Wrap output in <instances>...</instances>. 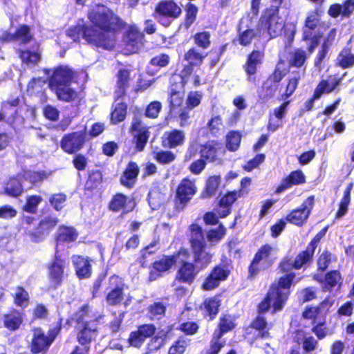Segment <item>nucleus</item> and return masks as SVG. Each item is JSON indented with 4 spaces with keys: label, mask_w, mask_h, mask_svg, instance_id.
<instances>
[{
    "label": "nucleus",
    "mask_w": 354,
    "mask_h": 354,
    "mask_svg": "<svg viewBox=\"0 0 354 354\" xmlns=\"http://www.w3.org/2000/svg\"><path fill=\"white\" fill-rule=\"evenodd\" d=\"M90 25L76 24L68 30L74 41L84 39L88 44L106 50L114 49L118 35L125 28L126 22L113 10L97 6L87 14Z\"/></svg>",
    "instance_id": "1"
},
{
    "label": "nucleus",
    "mask_w": 354,
    "mask_h": 354,
    "mask_svg": "<svg viewBox=\"0 0 354 354\" xmlns=\"http://www.w3.org/2000/svg\"><path fill=\"white\" fill-rule=\"evenodd\" d=\"M189 244L193 254V261H182L177 269L175 279L183 283L191 285L201 270L212 262V255L205 251L207 243L202 227L197 224L189 227Z\"/></svg>",
    "instance_id": "2"
},
{
    "label": "nucleus",
    "mask_w": 354,
    "mask_h": 354,
    "mask_svg": "<svg viewBox=\"0 0 354 354\" xmlns=\"http://www.w3.org/2000/svg\"><path fill=\"white\" fill-rule=\"evenodd\" d=\"M75 75V73L68 66L59 65L53 69L48 77V85L58 100L66 102L76 100L77 93L70 87Z\"/></svg>",
    "instance_id": "3"
},
{
    "label": "nucleus",
    "mask_w": 354,
    "mask_h": 354,
    "mask_svg": "<svg viewBox=\"0 0 354 354\" xmlns=\"http://www.w3.org/2000/svg\"><path fill=\"white\" fill-rule=\"evenodd\" d=\"M75 322L76 325V339L82 346H90L99 335V317H91L88 311H77L66 323Z\"/></svg>",
    "instance_id": "4"
},
{
    "label": "nucleus",
    "mask_w": 354,
    "mask_h": 354,
    "mask_svg": "<svg viewBox=\"0 0 354 354\" xmlns=\"http://www.w3.org/2000/svg\"><path fill=\"white\" fill-rule=\"evenodd\" d=\"M322 11L315 8L308 12L302 27L301 41L307 43V50L312 54L323 37L319 30Z\"/></svg>",
    "instance_id": "5"
},
{
    "label": "nucleus",
    "mask_w": 354,
    "mask_h": 354,
    "mask_svg": "<svg viewBox=\"0 0 354 354\" xmlns=\"http://www.w3.org/2000/svg\"><path fill=\"white\" fill-rule=\"evenodd\" d=\"M62 318L59 317L56 325L48 330L47 335L41 328L32 329V337L29 344L32 354H46L48 352L62 330Z\"/></svg>",
    "instance_id": "6"
},
{
    "label": "nucleus",
    "mask_w": 354,
    "mask_h": 354,
    "mask_svg": "<svg viewBox=\"0 0 354 354\" xmlns=\"http://www.w3.org/2000/svg\"><path fill=\"white\" fill-rule=\"evenodd\" d=\"M274 248L269 243L261 245L255 252L248 268V279H254L261 271L266 270L274 264L276 258L272 254Z\"/></svg>",
    "instance_id": "7"
},
{
    "label": "nucleus",
    "mask_w": 354,
    "mask_h": 354,
    "mask_svg": "<svg viewBox=\"0 0 354 354\" xmlns=\"http://www.w3.org/2000/svg\"><path fill=\"white\" fill-rule=\"evenodd\" d=\"M233 268L231 259L224 257L219 263L214 266L207 274L201 283V288L205 291H211L217 288L222 282L230 277Z\"/></svg>",
    "instance_id": "8"
},
{
    "label": "nucleus",
    "mask_w": 354,
    "mask_h": 354,
    "mask_svg": "<svg viewBox=\"0 0 354 354\" xmlns=\"http://www.w3.org/2000/svg\"><path fill=\"white\" fill-rule=\"evenodd\" d=\"M181 7L174 0H161L155 6L153 17L165 28L171 24L182 15Z\"/></svg>",
    "instance_id": "9"
},
{
    "label": "nucleus",
    "mask_w": 354,
    "mask_h": 354,
    "mask_svg": "<svg viewBox=\"0 0 354 354\" xmlns=\"http://www.w3.org/2000/svg\"><path fill=\"white\" fill-rule=\"evenodd\" d=\"M238 316L228 313L223 314L218 324V333L215 336V339H212L209 344V348L205 354H218L225 346V342H221L219 339L224 334L232 330L236 327V319Z\"/></svg>",
    "instance_id": "10"
},
{
    "label": "nucleus",
    "mask_w": 354,
    "mask_h": 354,
    "mask_svg": "<svg viewBox=\"0 0 354 354\" xmlns=\"http://www.w3.org/2000/svg\"><path fill=\"white\" fill-rule=\"evenodd\" d=\"M197 192V187L194 180L188 177L183 178L178 185L175 198L174 208L176 210H183Z\"/></svg>",
    "instance_id": "11"
},
{
    "label": "nucleus",
    "mask_w": 354,
    "mask_h": 354,
    "mask_svg": "<svg viewBox=\"0 0 354 354\" xmlns=\"http://www.w3.org/2000/svg\"><path fill=\"white\" fill-rule=\"evenodd\" d=\"M46 267L50 286L52 288L57 289L62 284L64 279L66 261L56 251L54 257Z\"/></svg>",
    "instance_id": "12"
},
{
    "label": "nucleus",
    "mask_w": 354,
    "mask_h": 354,
    "mask_svg": "<svg viewBox=\"0 0 354 354\" xmlns=\"http://www.w3.org/2000/svg\"><path fill=\"white\" fill-rule=\"evenodd\" d=\"M149 127L145 125L139 115H135L133 117L129 132L133 135V142L136 151H142L146 147V145L150 137Z\"/></svg>",
    "instance_id": "13"
},
{
    "label": "nucleus",
    "mask_w": 354,
    "mask_h": 354,
    "mask_svg": "<svg viewBox=\"0 0 354 354\" xmlns=\"http://www.w3.org/2000/svg\"><path fill=\"white\" fill-rule=\"evenodd\" d=\"M86 139V130L73 131L62 136L59 147L67 154H75L83 149Z\"/></svg>",
    "instance_id": "14"
},
{
    "label": "nucleus",
    "mask_w": 354,
    "mask_h": 354,
    "mask_svg": "<svg viewBox=\"0 0 354 354\" xmlns=\"http://www.w3.org/2000/svg\"><path fill=\"white\" fill-rule=\"evenodd\" d=\"M125 286L124 279L119 275L114 274L109 277L105 295V300L109 306L122 303Z\"/></svg>",
    "instance_id": "15"
},
{
    "label": "nucleus",
    "mask_w": 354,
    "mask_h": 354,
    "mask_svg": "<svg viewBox=\"0 0 354 354\" xmlns=\"http://www.w3.org/2000/svg\"><path fill=\"white\" fill-rule=\"evenodd\" d=\"M315 205V196H309L301 205L291 210L285 218V220L297 226H302L307 221Z\"/></svg>",
    "instance_id": "16"
},
{
    "label": "nucleus",
    "mask_w": 354,
    "mask_h": 354,
    "mask_svg": "<svg viewBox=\"0 0 354 354\" xmlns=\"http://www.w3.org/2000/svg\"><path fill=\"white\" fill-rule=\"evenodd\" d=\"M59 223V218L51 214L43 217L35 228L29 232L28 236L31 241L39 243L45 239Z\"/></svg>",
    "instance_id": "17"
},
{
    "label": "nucleus",
    "mask_w": 354,
    "mask_h": 354,
    "mask_svg": "<svg viewBox=\"0 0 354 354\" xmlns=\"http://www.w3.org/2000/svg\"><path fill=\"white\" fill-rule=\"evenodd\" d=\"M288 299V292L279 291L270 286L269 290L258 305V310H281Z\"/></svg>",
    "instance_id": "18"
},
{
    "label": "nucleus",
    "mask_w": 354,
    "mask_h": 354,
    "mask_svg": "<svg viewBox=\"0 0 354 354\" xmlns=\"http://www.w3.org/2000/svg\"><path fill=\"white\" fill-rule=\"evenodd\" d=\"M136 202L134 198H129L122 192H116L113 195L108 203V209L114 213L121 212L127 214L134 210Z\"/></svg>",
    "instance_id": "19"
},
{
    "label": "nucleus",
    "mask_w": 354,
    "mask_h": 354,
    "mask_svg": "<svg viewBox=\"0 0 354 354\" xmlns=\"http://www.w3.org/2000/svg\"><path fill=\"white\" fill-rule=\"evenodd\" d=\"M176 263V255L163 254L161 258L154 261L150 267L149 279L155 281L162 277L164 274L171 270Z\"/></svg>",
    "instance_id": "20"
},
{
    "label": "nucleus",
    "mask_w": 354,
    "mask_h": 354,
    "mask_svg": "<svg viewBox=\"0 0 354 354\" xmlns=\"http://www.w3.org/2000/svg\"><path fill=\"white\" fill-rule=\"evenodd\" d=\"M156 331L153 324H143L137 327V330L131 331L127 339L130 346L140 348L148 338L152 337Z\"/></svg>",
    "instance_id": "21"
},
{
    "label": "nucleus",
    "mask_w": 354,
    "mask_h": 354,
    "mask_svg": "<svg viewBox=\"0 0 354 354\" xmlns=\"http://www.w3.org/2000/svg\"><path fill=\"white\" fill-rule=\"evenodd\" d=\"M123 41L132 53H138L145 45V35L135 25H130L124 33Z\"/></svg>",
    "instance_id": "22"
},
{
    "label": "nucleus",
    "mask_w": 354,
    "mask_h": 354,
    "mask_svg": "<svg viewBox=\"0 0 354 354\" xmlns=\"http://www.w3.org/2000/svg\"><path fill=\"white\" fill-rule=\"evenodd\" d=\"M161 146L164 149H172L182 147L186 140L185 132L178 129H171L164 132L161 136Z\"/></svg>",
    "instance_id": "23"
},
{
    "label": "nucleus",
    "mask_w": 354,
    "mask_h": 354,
    "mask_svg": "<svg viewBox=\"0 0 354 354\" xmlns=\"http://www.w3.org/2000/svg\"><path fill=\"white\" fill-rule=\"evenodd\" d=\"M74 270L79 279H88L92 275V262L88 257L74 254L71 257Z\"/></svg>",
    "instance_id": "24"
},
{
    "label": "nucleus",
    "mask_w": 354,
    "mask_h": 354,
    "mask_svg": "<svg viewBox=\"0 0 354 354\" xmlns=\"http://www.w3.org/2000/svg\"><path fill=\"white\" fill-rule=\"evenodd\" d=\"M139 174V165L136 162L131 160L128 162L120 176V184L125 188L131 189L136 185Z\"/></svg>",
    "instance_id": "25"
},
{
    "label": "nucleus",
    "mask_w": 354,
    "mask_h": 354,
    "mask_svg": "<svg viewBox=\"0 0 354 354\" xmlns=\"http://www.w3.org/2000/svg\"><path fill=\"white\" fill-rule=\"evenodd\" d=\"M306 181V176L301 169L292 171L281 180L274 192L278 194H281L292 186L303 185Z\"/></svg>",
    "instance_id": "26"
},
{
    "label": "nucleus",
    "mask_w": 354,
    "mask_h": 354,
    "mask_svg": "<svg viewBox=\"0 0 354 354\" xmlns=\"http://www.w3.org/2000/svg\"><path fill=\"white\" fill-rule=\"evenodd\" d=\"M263 57V53L259 50H253L248 55L246 62L243 67L248 75V82L256 83V79L252 76L257 73L258 65L262 63Z\"/></svg>",
    "instance_id": "27"
},
{
    "label": "nucleus",
    "mask_w": 354,
    "mask_h": 354,
    "mask_svg": "<svg viewBox=\"0 0 354 354\" xmlns=\"http://www.w3.org/2000/svg\"><path fill=\"white\" fill-rule=\"evenodd\" d=\"M241 196L236 190L227 192L218 201L219 209L216 211L220 218L227 217L232 212L233 204Z\"/></svg>",
    "instance_id": "28"
},
{
    "label": "nucleus",
    "mask_w": 354,
    "mask_h": 354,
    "mask_svg": "<svg viewBox=\"0 0 354 354\" xmlns=\"http://www.w3.org/2000/svg\"><path fill=\"white\" fill-rule=\"evenodd\" d=\"M78 235L79 233L74 227L60 225L56 232L55 240L57 245L68 244L75 242Z\"/></svg>",
    "instance_id": "29"
},
{
    "label": "nucleus",
    "mask_w": 354,
    "mask_h": 354,
    "mask_svg": "<svg viewBox=\"0 0 354 354\" xmlns=\"http://www.w3.org/2000/svg\"><path fill=\"white\" fill-rule=\"evenodd\" d=\"M295 334L294 342L302 345L304 353H310L317 348L318 342L313 336H306V332L302 329L296 330Z\"/></svg>",
    "instance_id": "30"
},
{
    "label": "nucleus",
    "mask_w": 354,
    "mask_h": 354,
    "mask_svg": "<svg viewBox=\"0 0 354 354\" xmlns=\"http://www.w3.org/2000/svg\"><path fill=\"white\" fill-rule=\"evenodd\" d=\"M6 37L7 41H17L22 44L30 43L34 38L30 27L27 24L19 25L13 33H8Z\"/></svg>",
    "instance_id": "31"
},
{
    "label": "nucleus",
    "mask_w": 354,
    "mask_h": 354,
    "mask_svg": "<svg viewBox=\"0 0 354 354\" xmlns=\"http://www.w3.org/2000/svg\"><path fill=\"white\" fill-rule=\"evenodd\" d=\"M221 143L216 140H209L200 147V156L206 162H214L218 160V151Z\"/></svg>",
    "instance_id": "32"
},
{
    "label": "nucleus",
    "mask_w": 354,
    "mask_h": 354,
    "mask_svg": "<svg viewBox=\"0 0 354 354\" xmlns=\"http://www.w3.org/2000/svg\"><path fill=\"white\" fill-rule=\"evenodd\" d=\"M295 277L296 273L295 272L283 274L270 286L279 291L288 292V297H289L290 288L296 283Z\"/></svg>",
    "instance_id": "33"
},
{
    "label": "nucleus",
    "mask_w": 354,
    "mask_h": 354,
    "mask_svg": "<svg viewBox=\"0 0 354 354\" xmlns=\"http://www.w3.org/2000/svg\"><path fill=\"white\" fill-rule=\"evenodd\" d=\"M116 81V91L117 98L123 97L127 93V90L129 86L130 72L128 69L120 68L118 70Z\"/></svg>",
    "instance_id": "34"
},
{
    "label": "nucleus",
    "mask_w": 354,
    "mask_h": 354,
    "mask_svg": "<svg viewBox=\"0 0 354 354\" xmlns=\"http://www.w3.org/2000/svg\"><path fill=\"white\" fill-rule=\"evenodd\" d=\"M221 177L220 175H213L207 178L205 185L200 194V198L207 199L214 196L220 186Z\"/></svg>",
    "instance_id": "35"
},
{
    "label": "nucleus",
    "mask_w": 354,
    "mask_h": 354,
    "mask_svg": "<svg viewBox=\"0 0 354 354\" xmlns=\"http://www.w3.org/2000/svg\"><path fill=\"white\" fill-rule=\"evenodd\" d=\"M277 90L278 86H277V84L266 80L257 90L258 101L261 104L268 102V100L274 97Z\"/></svg>",
    "instance_id": "36"
},
{
    "label": "nucleus",
    "mask_w": 354,
    "mask_h": 354,
    "mask_svg": "<svg viewBox=\"0 0 354 354\" xmlns=\"http://www.w3.org/2000/svg\"><path fill=\"white\" fill-rule=\"evenodd\" d=\"M19 176L20 174H18L8 180L4 187V192L7 195L18 197L23 193L24 188Z\"/></svg>",
    "instance_id": "37"
},
{
    "label": "nucleus",
    "mask_w": 354,
    "mask_h": 354,
    "mask_svg": "<svg viewBox=\"0 0 354 354\" xmlns=\"http://www.w3.org/2000/svg\"><path fill=\"white\" fill-rule=\"evenodd\" d=\"M353 187V183H350L344 191L343 196L338 205V209L335 213V218H340L348 212V206L351 201V192Z\"/></svg>",
    "instance_id": "38"
},
{
    "label": "nucleus",
    "mask_w": 354,
    "mask_h": 354,
    "mask_svg": "<svg viewBox=\"0 0 354 354\" xmlns=\"http://www.w3.org/2000/svg\"><path fill=\"white\" fill-rule=\"evenodd\" d=\"M308 50L301 48H297L290 53L288 64L290 67L301 68L305 65L308 55Z\"/></svg>",
    "instance_id": "39"
},
{
    "label": "nucleus",
    "mask_w": 354,
    "mask_h": 354,
    "mask_svg": "<svg viewBox=\"0 0 354 354\" xmlns=\"http://www.w3.org/2000/svg\"><path fill=\"white\" fill-rule=\"evenodd\" d=\"M127 115V104L125 102H118L112 106L110 113V123L118 124L123 122Z\"/></svg>",
    "instance_id": "40"
},
{
    "label": "nucleus",
    "mask_w": 354,
    "mask_h": 354,
    "mask_svg": "<svg viewBox=\"0 0 354 354\" xmlns=\"http://www.w3.org/2000/svg\"><path fill=\"white\" fill-rule=\"evenodd\" d=\"M335 64L343 69L354 66V54L352 53L351 48L345 47L339 52Z\"/></svg>",
    "instance_id": "41"
},
{
    "label": "nucleus",
    "mask_w": 354,
    "mask_h": 354,
    "mask_svg": "<svg viewBox=\"0 0 354 354\" xmlns=\"http://www.w3.org/2000/svg\"><path fill=\"white\" fill-rule=\"evenodd\" d=\"M23 317L19 311H10L4 315L3 324L9 330L14 331L19 328Z\"/></svg>",
    "instance_id": "42"
},
{
    "label": "nucleus",
    "mask_w": 354,
    "mask_h": 354,
    "mask_svg": "<svg viewBox=\"0 0 354 354\" xmlns=\"http://www.w3.org/2000/svg\"><path fill=\"white\" fill-rule=\"evenodd\" d=\"M19 57L23 64L28 66H35L40 62L41 53L37 49L32 51L30 49H20L19 50Z\"/></svg>",
    "instance_id": "43"
},
{
    "label": "nucleus",
    "mask_w": 354,
    "mask_h": 354,
    "mask_svg": "<svg viewBox=\"0 0 354 354\" xmlns=\"http://www.w3.org/2000/svg\"><path fill=\"white\" fill-rule=\"evenodd\" d=\"M315 252V251L308 246L305 250L299 252L294 259L297 270L301 269L305 266L310 265L313 261Z\"/></svg>",
    "instance_id": "44"
},
{
    "label": "nucleus",
    "mask_w": 354,
    "mask_h": 354,
    "mask_svg": "<svg viewBox=\"0 0 354 354\" xmlns=\"http://www.w3.org/2000/svg\"><path fill=\"white\" fill-rule=\"evenodd\" d=\"M342 279V275L339 270H330L325 274L323 288L324 290H330L337 285L340 286Z\"/></svg>",
    "instance_id": "45"
},
{
    "label": "nucleus",
    "mask_w": 354,
    "mask_h": 354,
    "mask_svg": "<svg viewBox=\"0 0 354 354\" xmlns=\"http://www.w3.org/2000/svg\"><path fill=\"white\" fill-rule=\"evenodd\" d=\"M13 302L15 306L21 308H26L30 303V297L28 291L22 286H18L12 295Z\"/></svg>",
    "instance_id": "46"
},
{
    "label": "nucleus",
    "mask_w": 354,
    "mask_h": 354,
    "mask_svg": "<svg viewBox=\"0 0 354 354\" xmlns=\"http://www.w3.org/2000/svg\"><path fill=\"white\" fill-rule=\"evenodd\" d=\"M103 180V176L101 171L96 169L92 171L88 176L84 185L86 192H93L97 189Z\"/></svg>",
    "instance_id": "47"
},
{
    "label": "nucleus",
    "mask_w": 354,
    "mask_h": 354,
    "mask_svg": "<svg viewBox=\"0 0 354 354\" xmlns=\"http://www.w3.org/2000/svg\"><path fill=\"white\" fill-rule=\"evenodd\" d=\"M207 55V53L203 55L198 52L197 49L192 47L188 49L184 54V59L187 61V62L191 64V65L199 67L203 63Z\"/></svg>",
    "instance_id": "48"
},
{
    "label": "nucleus",
    "mask_w": 354,
    "mask_h": 354,
    "mask_svg": "<svg viewBox=\"0 0 354 354\" xmlns=\"http://www.w3.org/2000/svg\"><path fill=\"white\" fill-rule=\"evenodd\" d=\"M242 135L239 131L231 130L226 135V148L232 152L239 149L241 145Z\"/></svg>",
    "instance_id": "49"
},
{
    "label": "nucleus",
    "mask_w": 354,
    "mask_h": 354,
    "mask_svg": "<svg viewBox=\"0 0 354 354\" xmlns=\"http://www.w3.org/2000/svg\"><path fill=\"white\" fill-rule=\"evenodd\" d=\"M198 12V8L195 4L191 2H188L186 4L185 8V14L183 21V26L186 29L189 28L195 22Z\"/></svg>",
    "instance_id": "50"
},
{
    "label": "nucleus",
    "mask_w": 354,
    "mask_h": 354,
    "mask_svg": "<svg viewBox=\"0 0 354 354\" xmlns=\"http://www.w3.org/2000/svg\"><path fill=\"white\" fill-rule=\"evenodd\" d=\"M304 319H311L313 326H322L326 324V311H303Z\"/></svg>",
    "instance_id": "51"
},
{
    "label": "nucleus",
    "mask_w": 354,
    "mask_h": 354,
    "mask_svg": "<svg viewBox=\"0 0 354 354\" xmlns=\"http://www.w3.org/2000/svg\"><path fill=\"white\" fill-rule=\"evenodd\" d=\"M153 159L161 165H168L176 160V154L169 150L159 149L153 152Z\"/></svg>",
    "instance_id": "52"
},
{
    "label": "nucleus",
    "mask_w": 354,
    "mask_h": 354,
    "mask_svg": "<svg viewBox=\"0 0 354 354\" xmlns=\"http://www.w3.org/2000/svg\"><path fill=\"white\" fill-rule=\"evenodd\" d=\"M261 35V32H258V30H255L252 28H248L238 35V41L240 45L243 46H249L253 39L255 37H260Z\"/></svg>",
    "instance_id": "53"
},
{
    "label": "nucleus",
    "mask_w": 354,
    "mask_h": 354,
    "mask_svg": "<svg viewBox=\"0 0 354 354\" xmlns=\"http://www.w3.org/2000/svg\"><path fill=\"white\" fill-rule=\"evenodd\" d=\"M124 315L125 311L120 312L118 315H116L115 311L111 313L113 319L109 322L108 328L112 335H114L122 330V325Z\"/></svg>",
    "instance_id": "54"
},
{
    "label": "nucleus",
    "mask_w": 354,
    "mask_h": 354,
    "mask_svg": "<svg viewBox=\"0 0 354 354\" xmlns=\"http://www.w3.org/2000/svg\"><path fill=\"white\" fill-rule=\"evenodd\" d=\"M210 37L208 31L198 32L193 35L194 44L202 49H207L211 44Z\"/></svg>",
    "instance_id": "55"
},
{
    "label": "nucleus",
    "mask_w": 354,
    "mask_h": 354,
    "mask_svg": "<svg viewBox=\"0 0 354 354\" xmlns=\"http://www.w3.org/2000/svg\"><path fill=\"white\" fill-rule=\"evenodd\" d=\"M268 323L265 317L260 315L257 316L251 322L250 327L259 332L261 337H266L269 335L268 331L266 330Z\"/></svg>",
    "instance_id": "56"
},
{
    "label": "nucleus",
    "mask_w": 354,
    "mask_h": 354,
    "mask_svg": "<svg viewBox=\"0 0 354 354\" xmlns=\"http://www.w3.org/2000/svg\"><path fill=\"white\" fill-rule=\"evenodd\" d=\"M25 180L29 181L32 185L41 183L44 180L48 178V174L45 171H28L24 176Z\"/></svg>",
    "instance_id": "57"
},
{
    "label": "nucleus",
    "mask_w": 354,
    "mask_h": 354,
    "mask_svg": "<svg viewBox=\"0 0 354 354\" xmlns=\"http://www.w3.org/2000/svg\"><path fill=\"white\" fill-rule=\"evenodd\" d=\"M227 46V44H224L220 46L218 48H214L211 49L209 52V68H213L221 60V58L225 51Z\"/></svg>",
    "instance_id": "58"
},
{
    "label": "nucleus",
    "mask_w": 354,
    "mask_h": 354,
    "mask_svg": "<svg viewBox=\"0 0 354 354\" xmlns=\"http://www.w3.org/2000/svg\"><path fill=\"white\" fill-rule=\"evenodd\" d=\"M42 201V198L39 195H31L27 197L26 202L23 207V210L35 214L37 212L39 204Z\"/></svg>",
    "instance_id": "59"
},
{
    "label": "nucleus",
    "mask_w": 354,
    "mask_h": 354,
    "mask_svg": "<svg viewBox=\"0 0 354 354\" xmlns=\"http://www.w3.org/2000/svg\"><path fill=\"white\" fill-rule=\"evenodd\" d=\"M277 269L278 273L286 274L292 272V269L297 270V268L295 266V261H292L290 257L285 256L279 262Z\"/></svg>",
    "instance_id": "60"
},
{
    "label": "nucleus",
    "mask_w": 354,
    "mask_h": 354,
    "mask_svg": "<svg viewBox=\"0 0 354 354\" xmlns=\"http://www.w3.org/2000/svg\"><path fill=\"white\" fill-rule=\"evenodd\" d=\"M164 345V340L159 336H152L146 345L144 354H153L160 349Z\"/></svg>",
    "instance_id": "61"
},
{
    "label": "nucleus",
    "mask_w": 354,
    "mask_h": 354,
    "mask_svg": "<svg viewBox=\"0 0 354 354\" xmlns=\"http://www.w3.org/2000/svg\"><path fill=\"white\" fill-rule=\"evenodd\" d=\"M301 80V75L299 72L292 77L288 79L287 85L283 94V96L287 99L290 97L297 88L299 82Z\"/></svg>",
    "instance_id": "62"
},
{
    "label": "nucleus",
    "mask_w": 354,
    "mask_h": 354,
    "mask_svg": "<svg viewBox=\"0 0 354 354\" xmlns=\"http://www.w3.org/2000/svg\"><path fill=\"white\" fill-rule=\"evenodd\" d=\"M226 233V229L223 224H219L217 228L211 229L207 233V240L211 243H218Z\"/></svg>",
    "instance_id": "63"
},
{
    "label": "nucleus",
    "mask_w": 354,
    "mask_h": 354,
    "mask_svg": "<svg viewBox=\"0 0 354 354\" xmlns=\"http://www.w3.org/2000/svg\"><path fill=\"white\" fill-rule=\"evenodd\" d=\"M187 346L185 337H179L168 349V354H183Z\"/></svg>",
    "instance_id": "64"
}]
</instances>
